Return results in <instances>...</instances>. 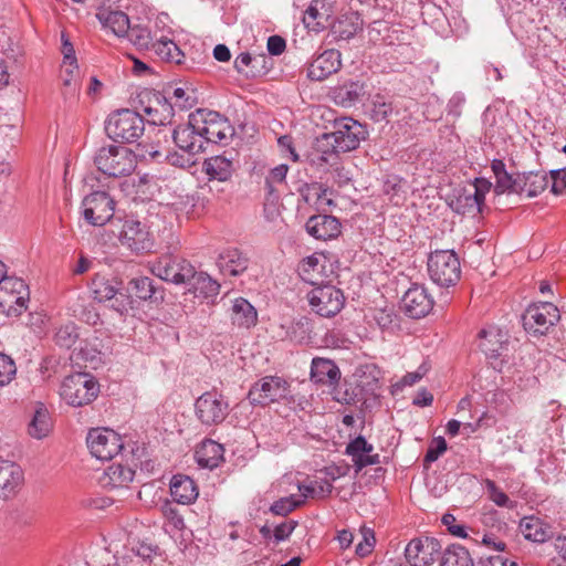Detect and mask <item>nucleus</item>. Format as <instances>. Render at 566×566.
<instances>
[{"instance_id":"obj_61","label":"nucleus","mask_w":566,"mask_h":566,"mask_svg":"<svg viewBox=\"0 0 566 566\" xmlns=\"http://www.w3.org/2000/svg\"><path fill=\"white\" fill-rule=\"evenodd\" d=\"M172 98L175 99L174 107H179L181 109H187L192 106V99L187 91L182 87H176L172 91Z\"/></svg>"},{"instance_id":"obj_18","label":"nucleus","mask_w":566,"mask_h":566,"mask_svg":"<svg viewBox=\"0 0 566 566\" xmlns=\"http://www.w3.org/2000/svg\"><path fill=\"white\" fill-rule=\"evenodd\" d=\"M440 542L429 536L413 538L405 548L406 559L411 566H430L440 557Z\"/></svg>"},{"instance_id":"obj_28","label":"nucleus","mask_w":566,"mask_h":566,"mask_svg":"<svg viewBox=\"0 0 566 566\" xmlns=\"http://www.w3.org/2000/svg\"><path fill=\"white\" fill-rule=\"evenodd\" d=\"M340 379L338 366L331 359L315 357L311 364V380L324 386H336Z\"/></svg>"},{"instance_id":"obj_52","label":"nucleus","mask_w":566,"mask_h":566,"mask_svg":"<svg viewBox=\"0 0 566 566\" xmlns=\"http://www.w3.org/2000/svg\"><path fill=\"white\" fill-rule=\"evenodd\" d=\"M484 486L488 493V497L497 506L500 507H507L512 509L513 502L510 500V497L497 488L495 482L493 480L486 479L484 481Z\"/></svg>"},{"instance_id":"obj_36","label":"nucleus","mask_w":566,"mask_h":566,"mask_svg":"<svg viewBox=\"0 0 566 566\" xmlns=\"http://www.w3.org/2000/svg\"><path fill=\"white\" fill-rule=\"evenodd\" d=\"M203 168L210 179L227 181L233 174V163L230 158L219 155L205 160Z\"/></svg>"},{"instance_id":"obj_6","label":"nucleus","mask_w":566,"mask_h":566,"mask_svg":"<svg viewBox=\"0 0 566 566\" xmlns=\"http://www.w3.org/2000/svg\"><path fill=\"white\" fill-rule=\"evenodd\" d=\"M490 188L488 180L476 178L473 184L454 189L449 206L458 214L475 217L481 212Z\"/></svg>"},{"instance_id":"obj_10","label":"nucleus","mask_w":566,"mask_h":566,"mask_svg":"<svg viewBox=\"0 0 566 566\" xmlns=\"http://www.w3.org/2000/svg\"><path fill=\"white\" fill-rule=\"evenodd\" d=\"M559 319V310L552 302L533 303L522 315L524 329L534 336L546 335Z\"/></svg>"},{"instance_id":"obj_26","label":"nucleus","mask_w":566,"mask_h":566,"mask_svg":"<svg viewBox=\"0 0 566 566\" xmlns=\"http://www.w3.org/2000/svg\"><path fill=\"white\" fill-rule=\"evenodd\" d=\"M249 258L237 248L223 250L217 260V265L223 275L239 276L249 268Z\"/></svg>"},{"instance_id":"obj_19","label":"nucleus","mask_w":566,"mask_h":566,"mask_svg":"<svg viewBox=\"0 0 566 566\" xmlns=\"http://www.w3.org/2000/svg\"><path fill=\"white\" fill-rule=\"evenodd\" d=\"M367 83L363 80L347 78L331 87L328 96L336 105L349 108L367 96Z\"/></svg>"},{"instance_id":"obj_46","label":"nucleus","mask_w":566,"mask_h":566,"mask_svg":"<svg viewBox=\"0 0 566 566\" xmlns=\"http://www.w3.org/2000/svg\"><path fill=\"white\" fill-rule=\"evenodd\" d=\"M62 81L64 91L63 94L74 96L78 91L77 77H78V65L76 62H67L62 65Z\"/></svg>"},{"instance_id":"obj_20","label":"nucleus","mask_w":566,"mask_h":566,"mask_svg":"<svg viewBox=\"0 0 566 566\" xmlns=\"http://www.w3.org/2000/svg\"><path fill=\"white\" fill-rule=\"evenodd\" d=\"M401 306L411 318H421L430 313L433 307V300L426 287L413 284L409 287L401 300Z\"/></svg>"},{"instance_id":"obj_17","label":"nucleus","mask_w":566,"mask_h":566,"mask_svg":"<svg viewBox=\"0 0 566 566\" xmlns=\"http://www.w3.org/2000/svg\"><path fill=\"white\" fill-rule=\"evenodd\" d=\"M289 382L277 376H265L249 390L248 398L252 405L268 406L280 401L289 395Z\"/></svg>"},{"instance_id":"obj_16","label":"nucleus","mask_w":566,"mask_h":566,"mask_svg":"<svg viewBox=\"0 0 566 566\" xmlns=\"http://www.w3.org/2000/svg\"><path fill=\"white\" fill-rule=\"evenodd\" d=\"M115 201L105 191H95L86 196L82 201V214L84 220L94 227H102L114 216Z\"/></svg>"},{"instance_id":"obj_1","label":"nucleus","mask_w":566,"mask_h":566,"mask_svg":"<svg viewBox=\"0 0 566 566\" xmlns=\"http://www.w3.org/2000/svg\"><path fill=\"white\" fill-rule=\"evenodd\" d=\"M333 127V132L324 133L316 139L314 151L310 157L313 165H336L339 153L358 148L368 136L366 126L352 117L335 119Z\"/></svg>"},{"instance_id":"obj_30","label":"nucleus","mask_w":566,"mask_h":566,"mask_svg":"<svg viewBox=\"0 0 566 566\" xmlns=\"http://www.w3.org/2000/svg\"><path fill=\"white\" fill-rule=\"evenodd\" d=\"M266 62L265 54L252 55L249 52H242L234 60V69L245 77L254 78L268 73Z\"/></svg>"},{"instance_id":"obj_48","label":"nucleus","mask_w":566,"mask_h":566,"mask_svg":"<svg viewBox=\"0 0 566 566\" xmlns=\"http://www.w3.org/2000/svg\"><path fill=\"white\" fill-rule=\"evenodd\" d=\"M78 333L74 323L62 325L55 333L56 345L64 348H71L77 340Z\"/></svg>"},{"instance_id":"obj_51","label":"nucleus","mask_w":566,"mask_h":566,"mask_svg":"<svg viewBox=\"0 0 566 566\" xmlns=\"http://www.w3.org/2000/svg\"><path fill=\"white\" fill-rule=\"evenodd\" d=\"M392 112L391 103H388L384 99L382 96L376 95L371 102V107L369 111V116L374 122H382L387 120L388 116Z\"/></svg>"},{"instance_id":"obj_23","label":"nucleus","mask_w":566,"mask_h":566,"mask_svg":"<svg viewBox=\"0 0 566 566\" xmlns=\"http://www.w3.org/2000/svg\"><path fill=\"white\" fill-rule=\"evenodd\" d=\"M340 57L342 54L338 50H325L310 63L307 67V77L312 81H324L340 69Z\"/></svg>"},{"instance_id":"obj_53","label":"nucleus","mask_w":566,"mask_h":566,"mask_svg":"<svg viewBox=\"0 0 566 566\" xmlns=\"http://www.w3.org/2000/svg\"><path fill=\"white\" fill-rule=\"evenodd\" d=\"M17 375V366L13 358L0 352V386L9 385Z\"/></svg>"},{"instance_id":"obj_4","label":"nucleus","mask_w":566,"mask_h":566,"mask_svg":"<svg viewBox=\"0 0 566 566\" xmlns=\"http://www.w3.org/2000/svg\"><path fill=\"white\" fill-rule=\"evenodd\" d=\"M94 163L104 175L120 177L128 176L135 170L136 157L125 146L109 145L97 150Z\"/></svg>"},{"instance_id":"obj_15","label":"nucleus","mask_w":566,"mask_h":566,"mask_svg":"<svg viewBox=\"0 0 566 566\" xmlns=\"http://www.w3.org/2000/svg\"><path fill=\"white\" fill-rule=\"evenodd\" d=\"M139 111L147 116L151 125L170 124L175 111L174 105L165 95L155 91H144L138 95Z\"/></svg>"},{"instance_id":"obj_50","label":"nucleus","mask_w":566,"mask_h":566,"mask_svg":"<svg viewBox=\"0 0 566 566\" xmlns=\"http://www.w3.org/2000/svg\"><path fill=\"white\" fill-rule=\"evenodd\" d=\"M304 503L303 499H298L295 495H290L285 497H281L277 501H275L272 505L270 511L279 516H285L289 513H291L296 507L301 506Z\"/></svg>"},{"instance_id":"obj_29","label":"nucleus","mask_w":566,"mask_h":566,"mask_svg":"<svg viewBox=\"0 0 566 566\" xmlns=\"http://www.w3.org/2000/svg\"><path fill=\"white\" fill-rule=\"evenodd\" d=\"M231 303L230 319L234 326L250 329L256 325L258 311L247 298L235 297Z\"/></svg>"},{"instance_id":"obj_31","label":"nucleus","mask_w":566,"mask_h":566,"mask_svg":"<svg viewBox=\"0 0 566 566\" xmlns=\"http://www.w3.org/2000/svg\"><path fill=\"white\" fill-rule=\"evenodd\" d=\"M134 475L132 467L115 462L105 469L101 483L108 489L125 488L134 480Z\"/></svg>"},{"instance_id":"obj_58","label":"nucleus","mask_w":566,"mask_h":566,"mask_svg":"<svg viewBox=\"0 0 566 566\" xmlns=\"http://www.w3.org/2000/svg\"><path fill=\"white\" fill-rule=\"evenodd\" d=\"M277 144L283 156L289 157L294 163L300 161V155L296 153L293 138L290 135L281 136L277 139Z\"/></svg>"},{"instance_id":"obj_63","label":"nucleus","mask_w":566,"mask_h":566,"mask_svg":"<svg viewBox=\"0 0 566 566\" xmlns=\"http://www.w3.org/2000/svg\"><path fill=\"white\" fill-rule=\"evenodd\" d=\"M268 51L272 55H280L286 48L285 40L280 35H271L268 39Z\"/></svg>"},{"instance_id":"obj_38","label":"nucleus","mask_w":566,"mask_h":566,"mask_svg":"<svg viewBox=\"0 0 566 566\" xmlns=\"http://www.w3.org/2000/svg\"><path fill=\"white\" fill-rule=\"evenodd\" d=\"M521 178V193L526 192L530 198L538 196L548 186V175L543 170L523 172Z\"/></svg>"},{"instance_id":"obj_44","label":"nucleus","mask_w":566,"mask_h":566,"mask_svg":"<svg viewBox=\"0 0 566 566\" xmlns=\"http://www.w3.org/2000/svg\"><path fill=\"white\" fill-rule=\"evenodd\" d=\"M191 280H195V293L205 298L214 297L220 292V284L205 272L197 273L195 271V276Z\"/></svg>"},{"instance_id":"obj_45","label":"nucleus","mask_w":566,"mask_h":566,"mask_svg":"<svg viewBox=\"0 0 566 566\" xmlns=\"http://www.w3.org/2000/svg\"><path fill=\"white\" fill-rule=\"evenodd\" d=\"M128 41L138 50L150 51L156 41V36L151 34L150 30L143 25H133L127 33Z\"/></svg>"},{"instance_id":"obj_49","label":"nucleus","mask_w":566,"mask_h":566,"mask_svg":"<svg viewBox=\"0 0 566 566\" xmlns=\"http://www.w3.org/2000/svg\"><path fill=\"white\" fill-rule=\"evenodd\" d=\"M521 175L514 178L507 171L495 178V192L496 193H521Z\"/></svg>"},{"instance_id":"obj_37","label":"nucleus","mask_w":566,"mask_h":566,"mask_svg":"<svg viewBox=\"0 0 566 566\" xmlns=\"http://www.w3.org/2000/svg\"><path fill=\"white\" fill-rule=\"evenodd\" d=\"M440 566H473V558L464 546L451 544L440 553Z\"/></svg>"},{"instance_id":"obj_59","label":"nucleus","mask_w":566,"mask_h":566,"mask_svg":"<svg viewBox=\"0 0 566 566\" xmlns=\"http://www.w3.org/2000/svg\"><path fill=\"white\" fill-rule=\"evenodd\" d=\"M296 526L297 522L292 520L276 525L273 531L274 541L276 543H280L287 539Z\"/></svg>"},{"instance_id":"obj_8","label":"nucleus","mask_w":566,"mask_h":566,"mask_svg":"<svg viewBox=\"0 0 566 566\" xmlns=\"http://www.w3.org/2000/svg\"><path fill=\"white\" fill-rule=\"evenodd\" d=\"M195 127L201 133L205 144L224 143L232 137L234 130L228 118L214 111L197 109L192 113Z\"/></svg>"},{"instance_id":"obj_14","label":"nucleus","mask_w":566,"mask_h":566,"mask_svg":"<svg viewBox=\"0 0 566 566\" xmlns=\"http://www.w3.org/2000/svg\"><path fill=\"white\" fill-rule=\"evenodd\" d=\"M311 308L319 316H335L344 306L345 297L334 285L325 284L313 287L307 293Z\"/></svg>"},{"instance_id":"obj_5","label":"nucleus","mask_w":566,"mask_h":566,"mask_svg":"<svg viewBox=\"0 0 566 566\" xmlns=\"http://www.w3.org/2000/svg\"><path fill=\"white\" fill-rule=\"evenodd\" d=\"M427 266L431 281L441 287L453 286L461 277L460 260L453 250L432 251Z\"/></svg>"},{"instance_id":"obj_35","label":"nucleus","mask_w":566,"mask_h":566,"mask_svg":"<svg viewBox=\"0 0 566 566\" xmlns=\"http://www.w3.org/2000/svg\"><path fill=\"white\" fill-rule=\"evenodd\" d=\"M520 531L527 541L534 543H544L551 537V528L535 516L523 517Z\"/></svg>"},{"instance_id":"obj_34","label":"nucleus","mask_w":566,"mask_h":566,"mask_svg":"<svg viewBox=\"0 0 566 566\" xmlns=\"http://www.w3.org/2000/svg\"><path fill=\"white\" fill-rule=\"evenodd\" d=\"M151 52L161 61L174 64H181L185 60V53L176 42L165 35L156 38Z\"/></svg>"},{"instance_id":"obj_33","label":"nucleus","mask_w":566,"mask_h":566,"mask_svg":"<svg viewBox=\"0 0 566 566\" xmlns=\"http://www.w3.org/2000/svg\"><path fill=\"white\" fill-rule=\"evenodd\" d=\"M223 446L213 441L205 440L196 450V459L200 467L214 469L223 461Z\"/></svg>"},{"instance_id":"obj_21","label":"nucleus","mask_w":566,"mask_h":566,"mask_svg":"<svg viewBox=\"0 0 566 566\" xmlns=\"http://www.w3.org/2000/svg\"><path fill=\"white\" fill-rule=\"evenodd\" d=\"M119 240L124 247L136 253L150 251L154 245L148 231L137 220L124 222Z\"/></svg>"},{"instance_id":"obj_7","label":"nucleus","mask_w":566,"mask_h":566,"mask_svg":"<svg viewBox=\"0 0 566 566\" xmlns=\"http://www.w3.org/2000/svg\"><path fill=\"white\" fill-rule=\"evenodd\" d=\"M148 269L160 280L174 284L188 283L195 276L192 264L174 254H163L154 261H149Z\"/></svg>"},{"instance_id":"obj_25","label":"nucleus","mask_w":566,"mask_h":566,"mask_svg":"<svg viewBox=\"0 0 566 566\" xmlns=\"http://www.w3.org/2000/svg\"><path fill=\"white\" fill-rule=\"evenodd\" d=\"M310 235L317 240H331L340 233V222L336 217L329 214L312 216L305 224Z\"/></svg>"},{"instance_id":"obj_47","label":"nucleus","mask_w":566,"mask_h":566,"mask_svg":"<svg viewBox=\"0 0 566 566\" xmlns=\"http://www.w3.org/2000/svg\"><path fill=\"white\" fill-rule=\"evenodd\" d=\"M161 513L165 517V531L168 533L181 531L185 527L184 517L179 511L169 502L161 505Z\"/></svg>"},{"instance_id":"obj_22","label":"nucleus","mask_w":566,"mask_h":566,"mask_svg":"<svg viewBox=\"0 0 566 566\" xmlns=\"http://www.w3.org/2000/svg\"><path fill=\"white\" fill-rule=\"evenodd\" d=\"M196 128L192 114H190L187 124L179 125L172 130V140L176 146L190 155L205 151L203 137Z\"/></svg>"},{"instance_id":"obj_42","label":"nucleus","mask_w":566,"mask_h":566,"mask_svg":"<svg viewBox=\"0 0 566 566\" xmlns=\"http://www.w3.org/2000/svg\"><path fill=\"white\" fill-rule=\"evenodd\" d=\"M91 292L94 300L105 302L113 300L119 292L118 283L104 276L96 275L91 283Z\"/></svg>"},{"instance_id":"obj_39","label":"nucleus","mask_w":566,"mask_h":566,"mask_svg":"<svg viewBox=\"0 0 566 566\" xmlns=\"http://www.w3.org/2000/svg\"><path fill=\"white\" fill-rule=\"evenodd\" d=\"M98 18L117 36H126L132 27L128 15L123 11L103 12Z\"/></svg>"},{"instance_id":"obj_60","label":"nucleus","mask_w":566,"mask_h":566,"mask_svg":"<svg viewBox=\"0 0 566 566\" xmlns=\"http://www.w3.org/2000/svg\"><path fill=\"white\" fill-rule=\"evenodd\" d=\"M442 523L447 526L448 531L458 537L464 538L467 537V532L464 525L457 524L455 517L447 513L442 516Z\"/></svg>"},{"instance_id":"obj_11","label":"nucleus","mask_w":566,"mask_h":566,"mask_svg":"<svg viewBox=\"0 0 566 566\" xmlns=\"http://www.w3.org/2000/svg\"><path fill=\"white\" fill-rule=\"evenodd\" d=\"M507 346L509 335L497 326H489L479 333V348L496 371L501 373L507 361Z\"/></svg>"},{"instance_id":"obj_24","label":"nucleus","mask_w":566,"mask_h":566,"mask_svg":"<svg viewBox=\"0 0 566 566\" xmlns=\"http://www.w3.org/2000/svg\"><path fill=\"white\" fill-rule=\"evenodd\" d=\"M24 481L21 467L9 460H0V499L9 500L14 497Z\"/></svg>"},{"instance_id":"obj_2","label":"nucleus","mask_w":566,"mask_h":566,"mask_svg":"<svg viewBox=\"0 0 566 566\" xmlns=\"http://www.w3.org/2000/svg\"><path fill=\"white\" fill-rule=\"evenodd\" d=\"M145 130V120L139 112L123 108L112 113L105 124L107 136L118 143H134Z\"/></svg>"},{"instance_id":"obj_54","label":"nucleus","mask_w":566,"mask_h":566,"mask_svg":"<svg viewBox=\"0 0 566 566\" xmlns=\"http://www.w3.org/2000/svg\"><path fill=\"white\" fill-rule=\"evenodd\" d=\"M360 535H361V539L356 545L355 553L359 557H365V556L369 555L375 547V543H376L375 532L373 528L363 526L360 528Z\"/></svg>"},{"instance_id":"obj_27","label":"nucleus","mask_w":566,"mask_h":566,"mask_svg":"<svg viewBox=\"0 0 566 566\" xmlns=\"http://www.w3.org/2000/svg\"><path fill=\"white\" fill-rule=\"evenodd\" d=\"M302 14L305 27L311 31L319 32L326 27L331 15V7L327 0H311Z\"/></svg>"},{"instance_id":"obj_9","label":"nucleus","mask_w":566,"mask_h":566,"mask_svg":"<svg viewBox=\"0 0 566 566\" xmlns=\"http://www.w3.org/2000/svg\"><path fill=\"white\" fill-rule=\"evenodd\" d=\"M30 300L29 286L17 276L6 275L0 281V312L7 316H19Z\"/></svg>"},{"instance_id":"obj_55","label":"nucleus","mask_w":566,"mask_h":566,"mask_svg":"<svg viewBox=\"0 0 566 566\" xmlns=\"http://www.w3.org/2000/svg\"><path fill=\"white\" fill-rule=\"evenodd\" d=\"M373 450L374 446L367 442L363 436H358L347 444L345 453L354 459L361 453H371Z\"/></svg>"},{"instance_id":"obj_43","label":"nucleus","mask_w":566,"mask_h":566,"mask_svg":"<svg viewBox=\"0 0 566 566\" xmlns=\"http://www.w3.org/2000/svg\"><path fill=\"white\" fill-rule=\"evenodd\" d=\"M51 420L48 410L39 407L29 423L28 432L32 438L42 439L51 431Z\"/></svg>"},{"instance_id":"obj_12","label":"nucleus","mask_w":566,"mask_h":566,"mask_svg":"<svg viewBox=\"0 0 566 566\" xmlns=\"http://www.w3.org/2000/svg\"><path fill=\"white\" fill-rule=\"evenodd\" d=\"M230 412L228 399L217 392L207 391L195 402V413L202 426L212 427L222 423Z\"/></svg>"},{"instance_id":"obj_32","label":"nucleus","mask_w":566,"mask_h":566,"mask_svg":"<svg viewBox=\"0 0 566 566\" xmlns=\"http://www.w3.org/2000/svg\"><path fill=\"white\" fill-rule=\"evenodd\" d=\"M170 494L177 503L190 504L198 497V489L188 475L176 474L170 481Z\"/></svg>"},{"instance_id":"obj_13","label":"nucleus","mask_w":566,"mask_h":566,"mask_svg":"<svg viewBox=\"0 0 566 566\" xmlns=\"http://www.w3.org/2000/svg\"><path fill=\"white\" fill-rule=\"evenodd\" d=\"M86 443L91 454L101 461L112 460L124 449L122 437L109 428L91 429Z\"/></svg>"},{"instance_id":"obj_3","label":"nucleus","mask_w":566,"mask_h":566,"mask_svg":"<svg viewBox=\"0 0 566 566\" xmlns=\"http://www.w3.org/2000/svg\"><path fill=\"white\" fill-rule=\"evenodd\" d=\"M99 392V384L90 373H75L66 376L60 388L61 398L72 407H83L93 402Z\"/></svg>"},{"instance_id":"obj_41","label":"nucleus","mask_w":566,"mask_h":566,"mask_svg":"<svg viewBox=\"0 0 566 566\" xmlns=\"http://www.w3.org/2000/svg\"><path fill=\"white\" fill-rule=\"evenodd\" d=\"M361 29L363 20L357 13L345 15L333 25L334 34L340 40L352 39Z\"/></svg>"},{"instance_id":"obj_62","label":"nucleus","mask_w":566,"mask_h":566,"mask_svg":"<svg viewBox=\"0 0 566 566\" xmlns=\"http://www.w3.org/2000/svg\"><path fill=\"white\" fill-rule=\"evenodd\" d=\"M481 543L496 552H503L505 549V543L501 541L494 533L486 532L483 534Z\"/></svg>"},{"instance_id":"obj_57","label":"nucleus","mask_w":566,"mask_h":566,"mask_svg":"<svg viewBox=\"0 0 566 566\" xmlns=\"http://www.w3.org/2000/svg\"><path fill=\"white\" fill-rule=\"evenodd\" d=\"M549 175L552 180L551 192L556 196L563 195L566 189V167L553 169Z\"/></svg>"},{"instance_id":"obj_64","label":"nucleus","mask_w":566,"mask_h":566,"mask_svg":"<svg viewBox=\"0 0 566 566\" xmlns=\"http://www.w3.org/2000/svg\"><path fill=\"white\" fill-rule=\"evenodd\" d=\"M289 171V167L285 164H281L274 168H272L266 178H269V182L283 184L285 181L286 175Z\"/></svg>"},{"instance_id":"obj_56","label":"nucleus","mask_w":566,"mask_h":566,"mask_svg":"<svg viewBox=\"0 0 566 566\" xmlns=\"http://www.w3.org/2000/svg\"><path fill=\"white\" fill-rule=\"evenodd\" d=\"M447 451V442L443 437L434 438L423 458L424 464L437 461Z\"/></svg>"},{"instance_id":"obj_40","label":"nucleus","mask_w":566,"mask_h":566,"mask_svg":"<svg viewBox=\"0 0 566 566\" xmlns=\"http://www.w3.org/2000/svg\"><path fill=\"white\" fill-rule=\"evenodd\" d=\"M129 285L139 300L157 302L164 298L163 291H159L148 276L134 277Z\"/></svg>"}]
</instances>
